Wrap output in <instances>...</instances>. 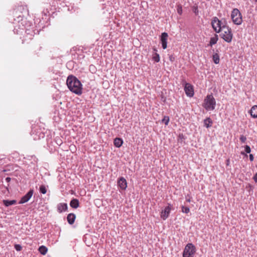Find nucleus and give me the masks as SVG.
<instances>
[{"mask_svg":"<svg viewBox=\"0 0 257 257\" xmlns=\"http://www.w3.org/2000/svg\"><path fill=\"white\" fill-rule=\"evenodd\" d=\"M185 139L184 136L183 134H180L178 137V141L179 142H182Z\"/></svg>","mask_w":257,"mask_h":257,"instance_id":"nucleus-28","label":"nucleus"},{"mask_svg":"<svg viewBox=\"0 0 257 257\" xmlns=\"http://www.w3.org/2000/svg\"><path fill=\"white\" fill-rule=\"evenodd\" d=\"M11 180V178H10V177H7V178H6V181L7 182H10Z\"/></svg>","mask_w":257,"mask_h":257,"instance_id":"nucleus-38","label":"nucleus"},{"mask_svg":"<svg viewBox=\"0 0 257 257\" xmlns=\"http://www.w3.org/2000/svg\"><path fill=\"white\" fill-rule=\"evenodd\" d=\"M239 140L242 143H245L246 140V138L243 135H241Z\"/></svg>","mask_w":257,"mask_h":257,"instance_id":"nucleus-31","label":"nucleus"},{"mask_svg":"<svg viewBox=\"0 0 257 257\" xmlns=\"http://www.w3.org/2000/svg\"><path fill=\"white\" fill-rule=\"evenodd\" d=\"M212 59H213V61L215 64H217L219 63L220 58H219V56L218 54V53H216L214 54L212 56Z\"/></svg>","mask_w":257,"mask_h":257,"instance_id":"nucleus-21","label":"nucleus"},{"mask_svg":"<svg viewBox=\"0 0 257 257\" xmlns=\"http://www.w3.org/2000/svg\"><path fill=\"white\" fill-rule=\"evenodd\" d=\"M40 192L43 194H45L46 193L47 189H46V188L45 185H42L40 186Z\"/></svg>","mask_w":257,"mask_h":257,"instance_id":"nucleus-25","label":"nucleus"},{"mask_svg":"<svg viewBox=\"0 0 257 257\" xmlns=\"http://www.w3.org/2000/svg\"><path fill=\"white\" fill-rule=\"evenodd\" d=\"M184 90L186 94L189 97H192L194 95L193 87L192 85L188 83H185L184 86Z\"/></svg>","mask_w":257,"mask_h":257,"instance_id":"nucleus-7","label":"nucleus"},{"mask_svg":"<svg viewBox=\"0 0 257 257\" xmlns=\"http://www.w3.org/2000/svg\"><path fill=\"white\" fill-rule=\"evenodd\" d=\"M220 21L222 28H223V29L230 28L228 26H227V22L225 19L221 20Z\"/></svg>","mask_w":257,"mask_h":257,"instance_id":"nucleus-24","label":"nucleus"},{"mask_svg":"<svg viewBox=\"0 0 257 257\" xmlns=\"http://www.w3.org/2000/svg\"><path fill=\"white\" fill-rule=\"evenodd\" d=\"M17 201L16 200H3V203L4 204L7 206L8 207L9 206L14 205L16 204Z\"/></svg>","mask_w":257,"mask_h":257,"instance_id":"nucleus-19","label":"nucleus"},{"mask_svg":"<svg viewBox=\"0 0 257 257\" xmlns=\"http://www.w3.org/2000/svg\"><path fill=\"white\" fill-rule=\"evenodd\" d=\"M153 50L155 52H156L157 50V49L156 48H153Z\"/></svg>","mask_w":257,"mask_h":257,"instance_id":"nucleus-40","label":"nucleus"},{"mask_svg":"<svg viewBox=\"0 0 257 257\" xmlns=\"http://www.w3.org/2000/svg\"><path fill=\"white\" fill-rule=\"evenodd\" d=\"M197 10V9L196 8L195 10L194 11V13L196 14V11Z\"/></svg>","mask_w":257,"mask_h":257,"instance_id":"nucleus-41","label":"nucleus"},{"mask_svg":"<svg viewBox=\"0 0 257 257\" xmlns=\"http://www.w3.org/2000/svg\"><path fill=\"white\" fill-rule=\"evenodd\" d=\"M39 251L42 254L45 255L47 253L48 249L46 246L42 245L39 247Z\"/></svg>","mask_w":257,"mask_h":257,"instance_id":"nucleus-22","label":"nucleus"},{"mask_svg":"<svg viewBox=\"0 0 257 257\" xmlns=\"http://www.w3.org/2000/svg\"><path fill=\"white\" fill-rule=\"evenodd\" d=\"M76 219L75 214L71 213L68 214L67 216V220L69 224H73Z\"/></svg>","mask_w":257,"mask_h":257,"instance_id":"nucleus-13","label":"nucleus"},{"mask_svg":"<svg viewBox=\"0 0 257 257\" xmlns=\"http://www.w3.org/2000/svg\"><path fill=\"white\" fill-rule=\"evenodd\" d=\"M90 69L94 71H95V67H94V66H93V65L90 66Z\"/></svg>","mask_w":257,"mask_h":257,"instance_id":"nucleus-37","label":"nucleus"},{"mask_svg":"<svg viewBox=\"0 0 257 257\" xmlns=\"http://www.w3.org/2000/svg\"><path fill=\"white\" fill-rule=\"evenodd\" d=\"M231 18L233 23L237 25H240L242 22V16L237 9H233L231 12Z\"/></svg>","mask_w":257,"mask_h":257,"instance_id":"nucleus-3","label":"nucleus"},{"mask_svg":"<svg viewBox=\"0 0 257 257\" xmlns=\"http://www.w3.org/2000/svg\"><path fill=\"white\" fill-rule=\"evenodd\" d=\"M168 35L167 33L164 32L162 33L161 36V41L162 44V47L163 49H165L167 47V38Z\"/></svg>","mask_w":257,"mask_h":257,"instance_id":"nucleus-10","label":"nucleus"},{"mask_svg":"<svg viewBox=\"0 0 257 257\" xmlns=\"http://www.w3.org/2000/svg\"><path fill=\"white\" fill-rule=\"evenodd\" d=\"M171 209V206L169 205L166 207L165 209L162 211L161 213V217L163 220H166L169 217Z\"/></svg>","mask_w":257,"mask_h":257,"instance_id":"nucleus-11","label":"nucleus"},{"mask_svg":"<svg viewBox=\"0 0 257 257\" xmlns=\"http://www.w3.org/2000/svg\"><path fill=\"white\" fill-rule=\"evenodd\" d=\"M105 5L104 8L106 9V11L108 13L109 15H110L111 13L112 12L111 6L112 5V3L110 1H108L106 3L104 4Z\"/></svg>","mask_w":257,"mask_h":257,"instance_id":"nucleus-14","label":"nucleus"},{"mask_svg":"<svg viewBox=\"0 0 257 257\" xmlns=\"http://www.w3.org/2000/svg\"><path fill=\"white\" fill-rule=\"evenodd\" d=\"M181 208H182V211L183 213H185L187 214V213H188L190 211V209L188 207L182 206Z\"/></svg>","mask_w":257,"mask_h":257,"instance_id":"nucleus-27","label":"nucleus"},{"mask_svg":"<svg viewBox=\"0 0 257 257\" xmlns=\"http://www.w3.org/2000/svg\"><path fill=\"white\" fill-rule=\"evenodd\" d=\"M123 140L119 138H116L113 139V145L117 148L120 147L123 144Z\"/></svg>","mask_w":257,"mask_h":257,"instance_id":"nucleus-15","label":"nucleus"},{"mask_svg":"<svg viewBox=\"0 0 257 257\" xmlns=\"http://www.w3.org/2000/svg\"><path fill=\"white\" fill-rule=\"evenodd\" d=\"M14 247L17 251H21L22 249V246L19 244H15Z\"/></svg>","mask_w":257,"mask_h":257,"instance_id":"nucleus-29","label":"nucleus"},{"mask_svg":"<svg viewBox=\"0 0 257 257\" xmlns=\"http://www.w3.org/2000/svg\"><path fill=\"white\" fill-rule=\"evenodd\" d=\"M255 2L257 3V0H254Z\"/></svg>","mask_w":257,"mask_h":257,"instance_id":"nucleus-42","label":"nucleus"},{"mask_svg":"<svg viewBox=\"0 0 257 257\" xmlns=\"http://www.w3.org/2000/svg\"><path fill=\"white\" fill-rule=\"evenodd\" d=\"M202 106L207 110H213L216 106V101L212 94L206 96Z\"/></svg>","mask_w":257,"mask_h":257,"instance_id":"nucleus-2","label":"nucleus"},{"mask_svg":"<svg viewBox=\"0 0 257 257\" xmlns=\"http://www.w3.org/2000/svg\"><path fill=\"white\" fill-rule=\"evenodd\" d=\"M221 33L220 34V37L225 42L230 43L233 37L231 29L230 28L223 29L221 30Z\"/></svg>","mask_w":257,"mask_h":257,"instance_id":"nucleus-4","label":"nucleus"},{"mask_svg":"<svg viewBox=\"0 0 257 257\" xmlns=\"http://www.w3.org/2000/svg\"><path fill=\"white\" fill-rule=\"evenodd\" d=\"M153 59L155 62H159L160 60L159 54L157 53L156 52L155 53L153 54Z\"/></svg>","mask_w":257,"mask_h":257,"instance_id":"nucleus-23","label":"nucleus"},{"mask_svg":"<svg viewBox=\"0 0 257 257\" xmlns=\"http://www.w3.org/2000/svg\"><path fill=\"white\" fill-rule=\"evenodd\" d=\"M169 120V117L168 116H165L162 121L163 123H164L167 125L168 124Z\"/></svg>","mask_w":257,"mask_h":257,"instance_id":"nucleus-26","label":"nucleus"},{"mask_svg":"<svg viewBox=\"0 0 257 257\" xmlns=\"http://www.w3.org/2000/svg\"><path fill=\"white\" fill-rule=\"evenodd\" d=\"M204 126L206 128L210 127L213 123V121L209 117H207L203 121Z\"/></svg>","mask_w":257,"mask_h":257,"instance_id":"nucleus-16","label":"nucleus"},{"mask_svg":"<svg viewBox=\"0 0 257 257\" xmlns=\"http://www.w3.org/2000/svg\"><path fill=\"white\" fill-rule=\"evenodd\" d=\"M174 59H175V58H174V57L173 56L170 55V56H169V60H170L171 61H172V62L174 61Z\"/></svg>","mask_w":257,"mask_h":257,"instance_id":"nucleus-35","label":"nucleus"},{"mask_svg":"<svg viewBox=\"0 0 257 257\" xmlns=\"http://www.w3.org/2000/svg\"><path fill=\"white\" fill-rule=\"evenodd\" d=\"M70 206L73 208H77L79 207V202L78 199H73L70 203Z\"/></svg>","mask_w":257,"mask_h":257,"instance_id":"nucleus-18","label":"nucleus"},{"mask_svg":"<svg viewBox=\"0 0 257 257\" xmlns=\"http://www.w3.org/2000/svg\"><path fill=\"white\" fill-rule=\"evenodd\" d=\"M34 193V191L32 189H31L25 195L23 196L20 201H19V204H23L27 202L30 198L32 197Z\"/></svg>","mask_w":257,"mask_h":257,"instance_id":"nucleus-8","label":"nucleus"},{"mask_svg":"<svg viewBox=\"0 0 257 257\" xmlns=\"http://www.w3.org/2000/svg\"><path fill=\"white\" fill-rule=\"evenodd\" d=\"M229 164V160L228 159L227 161H226V165H228Z\"/></svg>","mask_w":257,"mask_h":257,"instance_id":"nucleus-39","label":"nucleus"},{"mask_svg":"<svg viewBox=\"0 0 257 257\" xmlns=\"http://www.w3.org/2000/svg\"><path fill=\"white\" fill-rule=\"evenodd\" d=\"M253 180L255 182L257 183V173L253 176Z\"/></svg>","mask_w":257,"mask_h":257,"instance_id":"nucleus-36","label":"nucleus"},{"mask_svg":"<svg viewBox=\"0 0 257 257\" xmlns=\"http://www.w3.org/2000/svg\"><path fill=\"white\" fill-rule=\"evenodd\" d=\"M218 40V36L217 34H215L214 37L210 38L209 45L212 46L213 45L215 44Z\"/></svg>","mask_w":257,"mask_h":257,"instance_id":"nucleus-20","label":"nucleus"},{"mask_svg":"<svg viewBox=\"0 0 257 257\" xmlns=\"http://www.w3.org/2000/svg\"><path fill=\"white\" fill-rule=\"evenodd\" d=\"M57 211L59 213H62L63 211H66L68 209V205L65 203H59L57 206Z\"/></svg>","mask_w":257,"mask_h":257,"instance_id":"nucleus-12","label":"nucleus"},{"mask_svg":"<svg viewBox=\"0 0 257 257\" xmlns=\"http://www.w3.org/2000/svg\"><path fill=\"white\" fill-rule=\"evenodd\" d=\"M186 201L187 202H191V197L189 194H187L186 196Z\"/></svg>","mask_w":257,"mask_h":257,"instance_id":"nucleus-33","label":"nucleus"},{"mask_svg":"<svg viewBox=\"0 0 257 257\" xmlns=\"http://www.w3.org/2000/svg\"><path fill=\"white\" fill-rule=\"evenodd\" d=\"M195 251V246L191 243H188L184 249L183 257H193Z\"/></svg>","mask_w":257,"mask_h":257,"instance_id":"nucleus-5","label":"nucleus"},{"mask_svg":"<svg viewBox=\"0 0 257 257\" xmlns=\"http://www.w3.org/2000/svg\"><path fill=\"white\" fill-rule=\"evenodd\" d=\"M66 84L69 90L72 92L78 95L82 94V84L75 76L69 75L67 77Z\"/></svg>","mask_w":257,"mask_h":257,"instance_id":"nucleus-1","label":"nucleus"},{"mask_svg":"<svg viewBox=\"0 0 257 257\" xmlns=\"http://www.w3.org/2000/svg\"><path fill=\"white\" fill-rule=\"evenodd\" d=\"M177 12L179 15H181L182 13V8L180 5L178 6L177 7Z\"/></svg>","mask_w":257,"mask_h":257,"instance_id":"nucleus-32","label":"nucleus"},{"mask_svg":"<svg viewBox=\"0 0 257 257\" xmlns=\"http://www.w3.org/2000/svg\"><path fill=\"white\" fill-rule=\"evenodd\" d=\"M249 113L253 118L257 117V105H255L252 106L251 108Z\"/></svg>","mask_w":257,"mask_h":257,"instance_id":"nucleus-17","label":"nucleus"},{"mask_svg":"<svg viewBox=\"0 0 257 257\" xmlns=\"http://www.w3.org/2000/svg\"><path fill=\"white\" fill-rule=\"evenodd\" d=\"M211 25L214 31L217 33H220L221 30L223 29L221 24V21L216 17H215L212 19Z\"/></svg>","mask_w":257,"mask_h":257,"instance_id":"nucleus-6","label":"nucleus"},{"mask_svg":"<svg viewBox=\"0 0 257 257\" xmlns=\"http://www.w3.org/2000/svg\"><path fill=\"white\" fill-rule=\"evenodd\" d=\"M254 159V157L252 154H249V160L250 161H253Z\"/></svg>","mask_w":257,"mask_h":257,"instance_id":"nucleus-34","label":"nucleus"},{"mask_svg":"<svg viewBox=\"0 0 257 257\" xmlns=\"http://www.w3.org/2000/svg\"><path fill=\"white\" fill-rule=\"evenodd\" d=\"M117 187L120 190H124L127 187V182L125 179L123 177H120L117 180Z\"/></svg>","mask_w":257,"mask_h":257,"instance_id":"nucleus-9","label":"nucleus"},{"mask_svg":"<svg viewBox=\"0 0 257 257\" xmlns=\"http://www.w3.org/2000/svg\"><path fill=\"white\" fill-rule=\"evenodd\" d=\"M244 151L247 154L250 153V151H251L250 147L249 146H248V145H246L244 147Z\"/></svg>","mask_w":257,"mask_h":257,"instance_id":"nucleus-30","label":"nucleus"}]
</instances>
